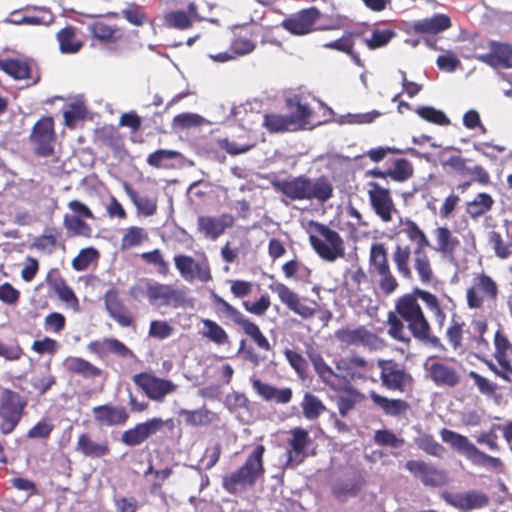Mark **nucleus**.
<instances>
[{
    "instance_id": "obj_25",
    "label": "nucleus",
    "mask_w": 512,
    "mask_h": 512,
    "mask_svg": "<svg viewBox=\"0 0 512 512\" xmlns=\"http://www.w3.org/2000/svg\"><path fill=\"white\" fill-rule=\"evenodd\" d=\"M97 424L106 427L121 426L129 420V412L122 405L103 404L92 408Z\"/></svg>"
},
{
    "instance_id": "obj_22",
    "label": "nucleus",
    "mask_w": 512,
    "mask_h": 512,
    "mask_svg": "<svg viewBox=\"0 0 512 512\" xmlns=\"http://www.w3.org/2000/svg\"><path fill=\"white\" fill-rule=\"evenodd\" d=\"M103 300L110 318H112L119 326L130 327L134 325V316L120 298L119 291L117 289L111 288L107 290L104 294Z\"/></svg>"
},
{
    "instance_id": "obj_12",
    "label": "nucleus",
    "mask_w": 512,
    "mask_h": 512,
    "mask_svg": "<svg viewBox=\"0 0 512 512\" xmlns=\"http://www.w3.org/2000/svg\"><path fill=\"white\" fill-rule=\"evenodd\" d=\"M146 296L151 305L180 308L188 304L185 288H175L170 284L147 282Z\"/></svg>"
},
{
    "instance_id": "obj_39",
    "label": "nucleus",
    "mask_w": 512,
    "mask_h": 512,
    "mask_svg": "<svg viewBox=\"0 0 512 512\" xmlns=\"http://www.w3.org/2000/svg\"><path fill=\"white\" fill-rule=\"evenodd\" d=\"M361 35L362 32L359 31L346 32L339 39L324 43L323 47L345 53L351 57L356 65L362 66L359 53L354 50V38Z\"/></svg>"
},
{
    "instance_id": "obj_23",
    "label": "nucleus",
    "mask_w": 512,
    "mask_h": 512,
    "mask_svg": "<svg viewBox=\"0 0 512 512\" xmlns=\"http://www.w3.org/2000/svg\"><path fill=\"white\" fill-rule=\"evenodd\" d=\"M174 263L180 275L187 281L197 278L201 282L207 283L212 280L208 263H197L191 256L182 254L174 257Z\"/></svg>"
},
{
    "instance_id": "obj_33",
    "label": "nucleus",
    "mask_w": 512,
    "mask_h": 512,
    "mask_svg": "<svg viewBox=\"0 0 512 512\" xmlns=\"http://www.w3.org/2000/svg\"><path fill=\"white\" fill-rule=\"evenodd\" d=\"M88 31L94 40L100 44H116L123 38L122 28L116 25H109L103 21H94L88 25Z\"/></svg>"
},
{
    "instance_id": "obj_28",
    "label": "nucleus",
    "mask_w": 512,
    "mask_h": 512,
    "mask_svg": "<svg viewBox=\"0 0 512 512\" xmlns=\"http://www.w3.org/2000/svg\"><path fill=\"white\" fill-rule=\"evenodd\" d=\"M47 286L59 297L63 302L78 306L79 301L73 289L67 284L62 277L58 268H51L45 277Z\"/></svg>"
},
{
    "instance_id": "obj_5",
    "label": "nucleus",
    "mask_w": 512,
    "mask_h": 512,
    "mask_svg": "<svg viewBox=\"0 0 512 512\" xmlns=\"http://www.w3.org/2000/svg\"><path fill=\"white\" fill-rule=\"evenodd\" d=\"M265 446L257 445L247 456L243 465L235 471L223 476L222 487L229 494L235 495L253 488L257 481L265 474L264 453Z\"/></svg>"
},
{
    "instance_id": "obj_17",
    "label": "nucleus",
    "mask_w": 512,
    "mask_h": 512,
    "mask_svg": "<svg viewBox=\"0 0 512 512\" xmlns=\"http://www.w3.org/2000/svg\"><path fill=\"white\" fill-rule=\"evenodd\" d=\"M405 468L415 478H418L424 486L443 487L449 482L447 472L444 469H439L423 460H408Z\"/></svg>"
},
{
    "instance_id": "obj_41",
    "label": "nucleus",
    "mask_w": 512,
    "mask_h": 512,
    "mask_svg": "<svg viewBox=\"0 0 512 512\" xmlns=\"http://www.w3.org/2000/svg\"><path fill=\"white\" fill-rule=\"evenodd\" d=\"M440 435L442 440L450 444L454 450L463 453L470 460L473 459L478 448L466 436L447 428H443Z\"/></svg>"
},
{
    "instance_id": "obj_55",
    "label": "nucleus",
    "mask_w": 512,
    "mask_h": 512,
    "mask_svg": "<svg viewBox=\"0 0 512 512\" xmlns=\"http://www.w3.org/2000/svg\"><path fill=\"white\" fill-rule=\"evenodd\" d=\"M313 111L308 104H303L300 101L295 103V110L288 116L293 131L304 129L309 124Z\"/></svg>"
},
{
    "instance_id": "obj_10",
    "label": "nucleus",
    "mask_w": 512,
    "mask_h": 512,
    "mask_svg": "<svg viewBox=\"0 0 512 512\" xmlns=\"http://www.w3.org/2000/svg\"><path fill=\"white\" fill-rule=\"evenodd\" d=\"M380 369L381 385L387 390L405 393L414 386V378L406 367L395 359H378L376 362Z\"/></svg>"
},
{
    "instance_id": "obj_32",
    "label": "nucleus",
    "mask_w": 512,
    "mask_h": 512,
    "mask_svg": "<svg viewBox=\"0 0 512 512\" xmlns=\"http://www.w3.org/2000/svg\"><path fill=\"white\" fill-rule=\"evenodd\" d=\"M252 388L265 401L275 402L276 404H287L292 400L293 391L289 387L277 388L270 384L262 382L260 379L252 381Z\"/></svg>"
},
{
    "instance_id": "obj_53",
    "label": "nucleus",
    "mask_w": 512,
    "mask_h": 512,
    "mask_svg": "<svg viewBox=\"0 0 512 512\" xmlns=\"http://www.w3.org/2000/svg\"><path fill=\"white\" fill-rule=\"evenodd\" d=\"M180 156L181 154L178 151L159 149L150 153L147 156L146 162L149 166L157 169H169L173 167L170 161L177 159Z\"/></svg>"
},
{
    "instance_id": "obj_47",
    "label": "nucleus",
    "mask_w": 512,
    "mask_h": 512,
    "mask_svg": "<svg viewBox=\"0 0 512 512\" xmlns=\"http://www.w3.org/2000/svg\"><path fill=\"white\" fill-rule=\"evenodd\" d=\"M203 325L201 335L212 343L222 346L230 342L229 335L225 329L216 321L205 318L201 320Z\"/></svg>"
},
{
    "instance_id": "obj_9",
    "label": "nucleus",
    "mask_w": 512,
    "mask_h": 512,
    "mask_svg": "<svg viewBox=\"0 0 512 512\" xmlns=\"http://www.w3.org/2000/svg\"><path fill=\"white\" fill-rule=\"evenodd\" d=\"M334 336L342 347H362L368 352L382 351L387 347L386 340L365 325L339 328Z\"/></svg>"
},
{
    "instance_id": "obj_60",
    "label": "nucleus",
    "mask_w": 512,
    "mask_h": 512,
    "mask_svg": "<svg viewBox=\"0 0 512 512\" xmlns=\"http://www.w3.org/2000/svg\"><path fill=\"white\" fill-rule=\"evenodd\" d=\"M464 325V322L461 321L459 317H452L450 325L446 330V338L448 343L455 351L462 347Z\"/></svg>"
},
{
    "instance_id": "obj_26",
    "label": "nucleus",
    "mask_w": 512,
    "mask_h": 512,
    "mask_svg": "<svg viewBox=\"0 0 512 512\" xmlns=\"http://www.w3.org/2000/svg\"><path fill=\"white\" fill-rule=\"evenodd\" d=\"M291 438L288 440L290 449L287 451V465L300 464L307 457L306 448L312 440L307 430L301 427L293 428L289 431Z\"/></svg>"
},
{
    "instance_id": "obj_45",
    "label": "nucleus",
    "mask_w": 512,
    "mask_h": 512,
    "mask_svg": "<svg viewBox=\"0 0 512 512\" xmlns=\"http://www.w3.org/2000/svg\"><path fill=\"white\" fill-rule=\"evenodd\" d=\"M494 199L486 192L478 193L473 200L466 203L465 211L473 220L488 213L494 205Z\"/></svg>"
},
{
    "instance_id": "obj_29",
    "label": "nucleus",
    "mask_w": 512,
    "mask_h": 512,
    "mask_svg": "<svg viewBox=\"0 0 512 512\" xmlns=\"http://www.w3.org/2000/svg\"><path fill=\"white\" fill-rule=\"evenodd\" d=\"M33 65L31 58H0V70L17 81L31 79Z\"/></svg>"
},
{
    "instance_id": "obj_56",
    "label": "nucleus",
    "mask_w": 512,
    "mask_h": 512,
    "mask_svg": "<svg viewBox=\"0 0 512 512\" xmlns=\"http://www.w3.org/2000/svg\"><path fill=\"white\" fill-rule=\"evenodd\" d=\"M263 126L270 133L293 131L287 115L267 113L263 116Z\"/></svg>"
},
{
    "instance_id": "obj_62",
    "label": "nucleus",
    "mask_w": 512,
    "mask_h": 512,
    "mask_svg": "<svg viewBox=\"0 0 512 512\" xmlns=\"http://www.w3.org/2000/svg\"><path fill=\"white\" fill-rule=\"evenodd\" d=\"M416 113L425 121L436 125L447 126L450 124V120L445 113L432 106H421L417 108Z\"/></svg>"
},
{
    "instance_id": "obj_8",
    "label": "nucleus",
    "mask_w": 512,
    "mask_h": 512,
    "mask_svg": "<svg viewBox=\"0 0 512 512\" xmlns=\"http://www.w3.org/2000/svg\"><path fill=\"white\" fill-rule=\"evenodd\" d=\"M369 266L378 276V287L384 295H391L399 288V282L394 275L388 249L382 242L372 243L369 251Z\"/></svg>"
},
{
    "instance_id": "obj_7",
    "label": "nucleus",
    "mask_w": 512,
    "mask_h": 512,
    "mask_svg": "<svg viewBox=\"0 0 512 512\" xmlns=\"http://www.w3.org/2000/svg\"><path fill=\"white\" fill-rule=\"evenodd\" d=\"M28 399L20 393L3 388L0 391V432L11 434L26 414Z\"/></svg>"
},
{
    "instance_id": "obj_59",
    "label": "nucleus",
    "mask_w": 512,
    "mask_h": 512,
    "mask_svg": "<svg viewBox=\"0 0 512 512\" xmlns=\"http://www.w3.org/2000/svg\"><path fill=\"white\" fill-rule=\"evenodd\" d=\"M488 241L498 258L507 259L512 255V242H505L499 232H489Z\"/></svg>"
},
{
    "instance_id": "obj_52",
    "label": "nucleus",
    "mask_w": 512,
    "mask_h": 512,
    "mask_svg": "<svg viewBox=\"0 0 512 512\" xmlns=\"http://www.w3.org/2000/svg\"><path fill=\"white\" fill-rule=\"evenodd\" d=\"M396 35V31L392 28H374L372 29L371 36L363 38V42L369 50H376L388 45Z\"/></svg>"
},
{
    "instance_id": "obj_51",
    "label": "nucleus",
    "mask_w": 512,
    "mask_h": 512,
    "mask_svg": "<svg viewBox=\"0 0 512 512\" xmlns=\"http://www.w3.org/2000/svg\"><path fill=\"white\" fill-rule=\"evenodd\" d=\"M147 240L148 233L144 228L139 226H130L125 230L121 238L120 249L122 251H126L142 245Z\"/></svg>"
},
{
    "instance_id": "obj_15",
    "label": "nucleus",
    "mask_w": 512,
    "mask_h": 512,
    "mask_svg": "<svg viewBox=\"0 0 512 512\" xmlns=\"http://www.w3.org/2000/svg\"><path fill=\"white\" fill-rule=\"evenodd\" d=\"M497 283L487 274H480L473 280V285L467 289V305L472 309L483 306L484 300L495 302L498 296Z\"/></svg>"
},
{
    "instance_id": "obj_49",
    "label": "nucleus",
    "mask_w": 512,
    "mask_h": 512,
    "mask_svg": "<svg viewBox=\"0 0 512 512\" xmlns=\"http://www.w3.org/2000/svg\"><path fill=\"white\" fill-rule=\"evenodd\" d=\"M211 300L216 307V312L219 316L224 315L231 319V321L239 326L245 319V315L240 312L236 307L227 302L224 298L217 293H211Z\"/></svg>"
},
{
    "instance_id": "obj_37",
    "label": "nucleus",
    "mask_w": 512,
    "mask_h": 512,
    "mask_svg": "<svg viewBox=\"0 0 512 512\" xmlns=\"http://www.w3.org/2000/svg\"><path fill=\"white\" fill-rule=\"evenodd\" d=\"M451 27V20L445 14H436L431 18L415 21L411 30L416 34H438Z\"/></svg>"
},
{
    "instance_id": "obj_21",
    "label": "nucleus",
    "mask_w": 512,
    "mask_h": 512,
    "mask_svg": "<svg viewBox=\"0 0 512 512\" xmlns=\"http://www.w3.org/2000/svg\"><path fill=\"white\" fill-rule=\"evenodd\" d=\"M234 224V216L228 213H223L219 217L203 215L197 218V231L205 238L214 241Z\"/></svg>"
},
{
    "instance_id": "obj_38",
    "label": "nucleus",
    "mask_w": 512,
    "mask_h": 512,
    "mask_svg": "<svg viewBox=\"0 0 512 512\" xmlns=\"http://www.w3.org/2000/svg\"><path fill=\"white\" fill-rule=\"evenodd\" d=\"M64 366L70 374L79 375L85 379H95L103 374V370L81 357H67Z\"/></svg>"
},
{
    "instance_id": "obj_30",
    "label": "nucleus",
    "mask_w": 512,
    "mask_h": 512,
    "mask_svg": "<svg viewBox=\"0 0 512 512\" xmlns=\"http://www.w3.org/2000/svg\"><path fill=\"white\" fill-rule=\"evenodd\" d=\"M433 234L436 241L435 251L443 258L453 261L455 259V253L460 246L459 239L446 226L436 227Z\"/></svg>"
},
{
    "instance_id": "obj_11",
    "label": "nucleus",
    "mask_w": 512,
    "mask_h": 512,
    "mask_svg": "<svg viewBox=\"0 0 512 512\" xmlns=\"http://www.w3.org/2000/svg\"><path fill=\"white\" fill-rule=\"evenodd\" d=\"M133 383L154 402L162 403L178 386L171 380L156 376L152 372H140L132 377Z\"/></svg>"
},
{
    "instance_id": "obj_40",
    "label": "nucleus",
    "mask_w": 512,
    "mask_h": 512,
    "mask_svg": "<svg viewBox=\"0 0 512 512\" xmlns=\"http://www.w3.org/2000/svg\"><path fill=\"white\" fill-rule=\"evenodd\" d=\"M124 190L136 207L138 214L149 217L157 212V197L141 195L127 183L124 185Z\"/></svg>"
},
{
    "instance_id": "obj_1",
    "label": "nucleus",
    "mask_w": 512,
    "mask_h": 512,
    "mask_svg": "<svg viewBox=\"0 0 512 512\" xmlns=\"http://www.w3.org/2000/svg\"><path fill=\"white\" fill-rule=\"evenodd\" d=\"M418 299L430 311L438 327L443 328L447 316L438 297L430 291L415 288L412 293L400 296L395 301V310L387 313V334L407 347L411 345L414 338L426 346L443 349L444 346L440 338L433 333L432 326Z\"/></svg>"
},
{
    "instance_id": "obj_44",
    "label": "nucleus",
    "mask_w": 512,
    "mask_h": 512,
    "mask_svg": "<svg viewBox=\"0 0 512 512\" xmlns=\"http://www.w3.org/2000/svg\"><path fill=\"white\" fill-rule=\"evenodd\" d=\"M368 281V276L362 267H357L355 270L350 271L348 279H346L342 286V291L345 292V297L349 300L358 299L363 292L362 284Z\"/></svg>"
},
{
    "instance_id": "obj_27",
    "label": "nucleus",
    "mask_w": 512,
    "mask_h": 512,
    "mask_svg": "<svg viewBox=\"0 0 512 512\" xmlns=\"http://www.w3.org/2000/svg\"><path fill=\"white\" fill-rule=\"evenodd\" d=\"M447 503L451 506L465 511L481 509L489 504V497L481 491L470 490L455 495L447 494L444 496Z\"/></svg>"
},
{
    "instance_id": "obj_48",
    "label": "nucleus",
    "mask_w": 512,
    "mask_h": 512,
    "mask_svg": "<svg viewBox=\"0 0 512 512\" xmlns=\"http://www.w3.org/2000/svg\"><path fill=\"white\" fill-rule=\"evenodd\" d=\"M63 226L66 229L68 237H92V227L76 215H64Z\"/></svg>"
},
{
    "instance_id": "obj_16",
    "label": "nucleus",
    "mask_w": 512,
    "mask_h": 512,
    "mask_svg": "<svg viewBox=\"0 0 512 512\" xmlns=\"http://www.w3.org/2000/svg\"><path fill=\"white\" fill-rule=\"evenodd\" d=\"M321 16L318 8L309 7L285 18L281 26L292 35L303 36L317 30L316 23Z\"/></svg>"
},
{
    "instance_id": "obj_58",
    "label": "nucleus",
    "mask_w": 512,
    "mask_h": 512,
    "mask_svg": "<svg viewBox=\"0 0 512 512\" xmlns=\"http://www.w3.org/2000/svg\"><path fill=\"white\" fill-rule=\"evenodd\" d=\"M140 257L146 264L155 266L160 275L167 276L170 273L169 263L164 259L160 249L143 252Z\"/></svg>"
},
{
    "instance_id": "obj_42",
    "label": "nucleus",
    "mask_w": 512,
    "mask_h": 512,
    "mask_svg": "<svg viewBox=\"0 0 512 512\" xmlns=\"http://www.w3.org/2000/svg\"><path fill=\"white\" fill-rule=\"evenodd\" d=\"M255 49V44L243 37L235 38L230 46V52L211 54L209 57L215 62H227L238 56L246 55Z\"/></svg>"
},
{
    "instance_id": "obj_18",
    "label": "nucleus",
    "mask_w": 512,
    "mask_h": 512,
    "mask_svg": "<svg viewBox=\"0 0 512 512\" xmlns=\"http://www.w3.org/2000/svg\"><path fill=\"white\" fill-rule=\"evenodd\" d=\"M272 292L276 293L279 300L293 313L303 319L312 318L317 312V303L311 301L312 305L304 303L299 295L283 283H275L269 286Z\"/></svg>"
},
{
    "instance_id": "obj_6",
    "label": "nucleus",
    "mask_w": 512,
    "mask_h": 512,
    "mask_svg": "<svg viewBox=\"0 0 512 512\" xmlns=\"http://www.w3.org/2000/svg\"><path fill=\"white\" fill-rule=\"evenodd\" d=\"M308 225L310 245L321 259L335 262L345 256V243L337 231L313 220Z\"/></svg>"
},
{
    "instance_id": "obj_31",
    "label": "nucleus",
    "mask_w": 512,
    "mask_h": 512,
    "mask_svg": "<svg viewBox=\"0 0 512 512\" xmlns=\"http://www.w3.org/2000/svg\"><path fill=\"white\" fill-rule=\"evenodd\" d=\"M31 248L38 252L46 255H51L58 248L65 250V241L62 238L61 231L56 227H49L44 232L37 236L32 244Z\"/></svg>"
},
{
    "instance_id": "obj_36",
    "label": "nucleus",
    "mask_w": 512,
    "mask_h": 512,
    "mask_svg": "<svg viewBox=\"0 0 512 512\" xmlns=\"http://www.w3.org/2000/svg\"><path fill=\"white\" fill-rule=\"evenodd\" d=\"M337 408L342 417H346L358 403L365 400V395L352 385H342L341 389L337 391Z\"/></svg>"
},
{
    "instance_id": "obj_13",
    "label": "nucleus",
    "mask_w": 512,
    "mask_h": 512,
    "mask_svg": "<svg viewBox=\"0 0 512 512\" xmlns=\"http://www.w3.org/2000/svg\"><path fill=\"white\" fill-rule=\"evenodd\" d=\"M56 132L51 116L41 117L32 127L29 142L33 153L39 157H50L54 154Z\"/></svg>"
},
{
    "instance_id": "obj_57",
    "label": "nucleus",
    "mask_w": 512,
    "mask_h": 512,
    "mask_svg": "<svg viewBox=\"0 0 512 512\" xmlns=\"http://www.w3.org/2000/svg\"><path fill=\"white\" fill-rule=\"evenodd\" d=\"M301 406L304 417L309 420L317 419L326 410L323 402L311 393H305Z\"/></svg>"
},
{
    "instance_id": "obj_64",
    "label": "nucleus",
    "mask_w": 512,
    "mask_h": 512,
    "mask_svg": "<svg viewBox=\"0 0 512 512\" xmlns=\"http://www.w3.org/2000/svg\"><path fill=\"white\" fill-rule=\"evenodd\" d=\"M121 14L127 22L134 26H142L147 20L144 8L135 2L129 3L127 7L122 10Z\"/></svg>"
},
{
    "instance_id": "obj_14",
    "label": "nucleus",
    "mask_w": 512,
    "mask_h": 512,
    "mask_svg": "<svg viewBox=\"0 0 512 512\" xmlns=\"http://www.w3.org/2000/svg\"><path fill=\"white\" fill-rule=\"evenodd\" d=\"M426 377L437 387L454 388L461 382L458 370L448 363L429 357L424 363Z\"/></svg>"
},
{
    "instance_id": "obj_34",
    "label": "nucleus",
    "mask_w": 512,
    "mask_h": 512,
    "mask_svg": "<svg viewBox=\"0 0 512 512\" xmlns=\"http://www.w3.org/2000/svg\"><path fill=\"white\" fill-rule=\"evenodd\" d=\"M155 424L152 419L136 424L134 427L125 430L121 435V442L129 447L139 446L150 436L156 434Z\"/></svg>"
},
{
    "instance_id": "obj_50",
    "label": "nucleus",
    "mask_w": 512,
    "mask_h": 512,
    "mask_svg": "<svg viewBox=\"0 0 512 512\" xmlns=\"http://www.w3.org/2000/svg\"><path fill=\"white\" fill-rule=\"evenodd\" d=\"M239 327L247 336L250 337V339L260 350L270 351L272 349L269 340L255 322L246 317V319L239 325Z\"/></svg>"
},
{
    "instance_id": "obj_54",
    "label": "nucleus",
    "mask_w": 512,
    "mask_h": 512,
    "mask_svg": "<svg viewBox=\"0 0 512 512\" xmlns=\"http://www.w3.org/2000/svg\"><path fill=\"white\" fill-rule=\"evenodd\" d=\"M387 174L391 180L403 183L413 176L414 168L409 160L398 158L393 162V166L387 169Z\"/></svg>"
},
{
    "instance_id": "obj_46",
    "label": "nucleus",
    "mask_w": 512,
    "mask_h": 512,
    "mask_svg": "<svg viewBox=\"0 0 512 512\" xmlns=\"http://www.w3.org/2000/svg\"><path fill=\"white\" fill-rule=\"evenodd\" d=\"M179 415L184 417V422L188 426H207L217 419V414L206 407L195 410L181 409Z\"/></svg>"
},
{
    "instance_id": "obj_63",
    "label": "nucleus",
    "mask_w": 512,
    "mask_h": 512,
    "mask_svg": "<svg viewBox=\"0 0 512 512\" xmlns=\"http://www.w3.org/2000/svg\"><path fill=\"white\" fill-rule=\"evenodd\" d=\"M99 257L98 251L93 247L83 248L72 260V267L76 271H85L93 261Z\"/></svg>"
},
{
    "instance_id": "obj_4",
    "label": "nucleus",
    "mask_w": 512,
    "mask_h": 512,
    "mask_svg": "<svg viewBox=\"0 0 512 512\" xmlns=\"http://www.w3.org/2000/svg\"><path fill=\"white\" fill-rule=\"evenodd\" d=\"M273 189L286 197L289 201L327 202L334 192L332 183L322 176L312 179L306 175L276 179L271 182Z\"/></svg>"
},
{
    "instance_id": "obj_3",
    "label": "nucleus",
    "mask_w": 512,
    "mask_h": 512,
    "mask_svg": "<svg viewBox=\"0 0 512 512\" xmlns=\"http://www.w3.org/2000/svg\"><path fill=\"white\" fill-rule=\"evenodd\" d=\"M308 356L321 382L333 391H339L342 385H351V382L366 381L374 369L372 361L356 352L337 359L335 370L320 353H309Z\"/></svg>"
},
{
    "instance_id": "obj_20",
    "label": "nucleus",
    "mask_w": 512,
    "mask_h": 512,
    "mask_svg": "<svg viewBox=\"0 0 512 512\" xmlns=\"http://www.w3.org/2000/svg\"><path fill=\"white\" fill-rule=\"evenodd\" d=\"M489 49L488 53L479 54L475 58L494 69L512 68V43L490 41Z\"/></svg>"
},
{
    "instance_id": "obj_24",
    "label": "nucleus",
    "mask_w": 512,
    "mask_h": 512,
    "mask_svg": "<svg viewBox=\"0 0 512 512\" xmlns=\"http://www.w3.org/2000/svg\"><path fill=\"white\" fill-rule=\"evenodd\" d=\"M75 449L84 457L91 459L104 458L111 453V445L106 437L95 439L88 432L79 434Z\"/></svg>"
},
{
    "instance_id": "obj_61",
    "label": "nucleus",
    "mask_w": 512,
    "mask_h": 512,
    "mask_svg": "<svg viewBox=\"0 0 512 512\" xmlns=\"http://www.w3.org/2000/svg\"><path fill=\"white\" fill-rule=\"evenodd\" d=\"M166 26L178 30H187L193 26L189 15L183 10L171 11L164 16Z\"/></svg>"
},
{
    "instance_id": "obj_2",
    "label": "nucleus",
    "mask_w": 512,
    "mask_h": 512,
    "mask_svg": "<svg viewBox=\"0 0 512 512\" xmlns=\"http://www.w3.org/2000/svg\"><path fill=\"white\" fill-rule=\"evenodd\" d=\"M402 224L401 233L405 234L411 243L398 241L395 244L392 261L396 270L403 279L411 280L414 269L422 284H430L435 276L426 251L430 247V240L415 221L406 218Z\"/></svg>"
},
{
    "instance_id": "obj_43",
    "label": "nucleus",
    "mask_w": 512,
    "mask_h": 512,
    "mask_svg": "<svg viewBox=\"0 0 512 512\" xmlns=\"http://www.w3.org/2000/svg\"><path fill=\"white\" fill-rule=\"evenodd\" d=\"M370 398L386 415L399 416L410 409L407 401L403 399H389L374 391L370 392Z\"/></svg>"
},
{
    "instance_id": "obj_19",
    "label": "nucleus",
    "mask_w": 512,
    "mask_h": 512,
    "mask_svg": "<svg viewBox=\"0 0 512 512\" xmlns=\"http://www.w3.org/2000/svg\"><path fill=\"white\" fill-rule=\"evenodd\" d=\"M368 187V198L374 213L382 222H391L396 208L390 190L374 181L368 182Z\"/></svg>"
},
{
    "instance_id": "obj_35",
    "label": "nucleus",
    "mask_w": 512,
    "mask_h": 512,
    "mask_svg": "<svg viewBox=\"0 0 512 512\" xmlns=\"http://www.w3.org/2000/svg\"><path fill=\"white\" fill-rule=\"evenodd\" d=\"M56 40L62 54H76L84 46V41L79 37L78 29L73 25H67L56 33Z\"/></svg>"
}]
</instances>
